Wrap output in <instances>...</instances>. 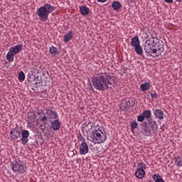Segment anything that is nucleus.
Here are the masks:
<instances>
[{"instance_id":"1","label":"nucleus","mask_w":182,"mask_h":182,"mask_svg":"<svg viewBox=\"0 0 182 182\" xmlns=\"http://www.w3.org/2000/svg\"><path fill=\"white\" fill-rule=\"evenodd\" d=\"M114 82L113 77L106 74H102L100 76L94 77L92 80L95 89L100 92H105V90L112 89L114 86Z\"/></svg>"},{"instance_id":"2","label":"nucleus","mask_w":182,"mask_h":182,"mask_svg":"<svg viewBox=\"0 0 182 182\" xmlns=\"http://www.w3.org/2000/svg\"><path fill=\"white\" fill-rule=\"evenodd\" d=\"M157 33H154V35H151V37L146 40L144 44V50L146 53L149 55V56H153L154 58H157L161 55V52L164 50V48L163 47H158L156 48V46H157V43L156 41H157Z\"/></svg>"},{"instance_id":"3","label":"nucleus","mask_w":182,"mask_h":182,"mask_svg":"<svg viewBox=\"0 0 182 182\" xmlns=\"http://www.w3.org/2000/svg\"><path fill=\"white\" fill-rule=\"evenodd\" d=\"M87 139L94 144H101L107 140V135L102 127H98L92 134H88Z\"/></svg>"},{"instance_id":"4","label":"nucleus","mask_w":182,"mask_h":182,"mask_svg":"<svg viewBox=\"0 0 182 182\" xmlns=\"http://www.w3.org/2000/svg\"><path fill=\"white\" fill-rule=\"evenodd\" d=\"M54 9L55 8L53 7V6L49 4H46L43 6H41L37 11V14L40 21H41V22H45V21H48L49 18V14H52Z\"/></svg>"},{"instance_id":"5","label":"nucleus","mask_w":182,"mask_h":182,"mask_svg":"<svg viewBox=\"0 0 182 182\" xmlns=\"http://www.w3.org/2000/svg\"><path fill=\"white\" fill-rule=\"evenodd\" d=\"M11 166L13 171L17 174H23L26 172V164L23 161H14L11 162Z\"/></svg>"},{"instance_id":"6","label":"nucleus","mask_w":182,"mask_h":182,"mask_svg":"<svg viewBox=\"0 0 182 182\" xmlns=\"http://www.w3.org/2000/svg\"><path fill=\"white\" fill-rule=\"evenodd\" d=\"M29 131L23 130L21 132V143L23 146L28 144L29 141V136H30Z\"/></svg>"},{"instance_id":"7","label":"nucleus","mask_w":182,"mask_h":182,"mask_svg":"<svg viewBox=\"0 0 182 182\" xmlns=\"http://www.w3.org/2000/svg\"><path fill=\"white\" fill-rule=\"evenodd\" d=\"M10 137L12 140H18L21 137V132L19 129H13L10 132Z\"/></svg>"},{"instance_id":"8","label":"nucleus","mask_w":182,"mask_h":182,"mask_svg":"<svg viewBox=\"0 0 182 182\" xmlns=\"http://www.w3.org/2000/svg\"><path fill=\"white\" fill-rule=\"evenodd\" d=\"M88 153L89 146H87L86 142H82L81 144H80V154L85 156V154H87Z\"/></svg>"},{"instance_id":"9","label":"nucleus","mask_w":182,"mask_h":182,"mask_svg":"<svg viewBox=\"0 0 182 182\" xmlns=\"http://www.w3.org/2000/svg\"><path fill=\"white\" fill-rule=\"evenodd\" d=\"M50 124H51V129H53L54 132H58V130L60 129V122H59V119L51 121Z\"/></svg>"},{"instance_id":"10","label":"nucleus","mask_w":182,"mask_h":182,"mask_svg":"<svg viewBox=\"0 0 182 182\" xmlns=\"http://www.w3.org/2000/svg\"><path fill=\"white\" fill-rule=\"evenodd\" d=\"M9 50L15 55H18L21 50H22V45H17L13 47H11Z\"/></svg>"},{"instance_id":"11","label":"nucleus","mask_w":182,"mask_h":182,"mask_svg":"<svg viewBox=\"0 0 182 182\" xmlns=\"http://www.w3.org/2000/svg\"><path fill=\"white\" fill-rule=\"evenodd\" d=\"M149 126L151 127L152 132L156 133L159 130V125H157V122L153 121L152 119L149 121Z\"/></svg>"},{"instance_id":"12","label":"nucleus","mask_w":182,"mask_h":182,"mask_svg":"<svg viewBox=\"0 0 182 182\" xmlns=\"http://www.w3.org/2000/svg\"><path fill=\"white\" fill-rule=\"evenodd\" d=\"M80 12L81 15L86 16V15H89V14H90V9L86 6H80Z\"/></svg>"},{"instance_id":"13","label":"nucleus","mask_w":182,"mask_h":182,"mask_svg":"<svg viewBox=\"0 0 182 182\" xmlns=\"http://www.w3.org/2000/svg\"><path fill=\"white\" fill-rule=\"evenodd\" d=\"M154 116L156 119L163 120V119H164V112L161 109H156L154 112Z\"/></svg>"},{"instance_id":"14","label":"nucleus","mask_w":182,"mask_h":182,"mask_svg":"<svg viewBox=\"0 0 182 182\" xmlns=\"http://www.w3.org/2000/svg\"><path fill=\"white\" fill-rule=\"evenodd\" d=\"M46 114H47L48 120L50 119H53L54 120L58 119V113H56L52 110H48L46 112Z\"/></svg>"},{"instance_id":"15","label":"nucleus","mask_w":182,"mask_h":182,"mask_svg":"<svg viewBox=\"0 0 182 182\" xmlns=\"http://www.w3.org/2000/svg\"><path fill=\"white\" fill-rule=\"evenodd\" d=\"M72 38H73V32L70 31L67 34L64 35L63 41L65 43H68L70 41H72Z\"/></svg>"},{"instance_id":"16","label":"nucleus","mask_w":182,"mask_h":182,"mask_svg":"<svg viewBox=\"0 0 182 182\" xmlns=\"http://www.w3.org/2000/svg\"><path fill=\"white\" fill-rule=\"evenodd\" d=\"M131 46L132 48H136V46H140V40L139 39V36H134L132 38Z\"/></svg>"},{"instance_id":"17","label":"nucleus","mask_w":182,"mask_h":182,"mask_svg":"<svg viewBox=\"0 0 182 182\" xmlns=\"http://www.w3.org/2000/svg\"><path fill=\"white\" fill-rule=\"evenodd\" d=\"M144 176H146V171H143V170H139L136 169V171H135V177H136V178H144Z\"/></svg>"},{"instance_id":"18","label":"nucleus","mask_w":182,"mask_h":182,"mask_svg":"<svg viewBox=\"0 0 182 182\" xmlns=\"http://www.w3.org/2000/svg\"><path fill=\"white\" fill-rule=\"evenodd\" d=\"M112 7L114 9V11H119L120 8H122V4L120 2L116 1L112 2Z\"/></svg>"},{"instance_id":"19","label":"nucleus","mask_w":182,"mask_h":182,"mask_svg":"<svg viewBox=\"0 0 182 182\" xmlns=\"http://www.w3.org/2000/svg\"><path fill=\"white\" fill-rule=\"evenodd\" d=\"M140 89L142 92H146V90H149V89H150V83L145 82L140 85Z\"/></svg>"},{"instance_id":"20","label":"nucleus","mask_w":182,"mask_h":182,"mask_svg":"<svg viewBox=\"0 0 182 182\" xmlns=\"http://www.w3.org/2000/svg\"><path fill=\"white\" fill-rule=\"evenodd\" d=\"M49 52L50 55H53V56H56L59 55V51L58 50V48L55 46H51L49 49Z\"/></svg>"},{"instance_id":"21","label":"nucleus","mask_w":182,"mask_h":182,"mask_svg":"<svg viewBox=\"0 0 182 182\" xmlns=\"http://www.w3.org/2000/svg\"><path fill=\"white\" fill-rule=\"evenodd\" d=\"M175 164L177 167H182V157L177 156L175 157Z\"/></svg>"},{"instance_id":"22","label":"nucleus","mask_w":182,"mask_h":182,"mask_svg":"<svg viewBox=\"0 0 182 182\" xmlns=\"http://www.w3.org/2000/svg\"><path fill=\"white\" fill-rule=\"evenodd\" d=\"M152 178L155 182H164V179L159 174H154Z\"/></svg>"},{"instance_id":"23","label":"nucleus","mask_w":182,"mask_h":182,"mask_svg":"<svg viewBox=\"0 0 182 182\" xmlns=\"http://www.w3.org/2000/svg\"><path fill=\"white\" fill-rule=\"evenodd\" d=\"M137 170H143V171H144L146 168H147V166L146 165V164H144V162H139L137 164Z\"/></svg>"},{"instance_id":"24","label":"nucleus","mask_w":182,"mask_h":182,"mask_svg":"<svg viewBox=\"0 0 182 182\" xmlns=\"http://www.w3.org/2000/svg\"><path fill=\"white\" fill-rule=\"evenodd\" d=\"M14 56H15V55L9 50L6 55V60H9V62H14Z\"/></svg>"},{"instance_id":"25","label":"nucleus","mask_w":182,"mask_h":182,"mask_svg":"<svg viewBox=\"0 0 182 182\" xmlns=\"http://www.w3.org/2000/svg\"><path fill=\"white\" fill-rule=\"evenodd\" d=\"M134 50L137 55H143V48H141V46H136V47H134Z\"/></svg>"},{"instance_id":"26","label":"nucleus","mask_w":182,"mask_h":182,"mask_svg":"<svg viewBox=\"0 0 182 182\" xmlns=\"http://www.w3.org/2000/svg\"><path fill=\"white\" fill-rule=\"evenodd\" d=\"M142 115L145 117V119H150L151 117V111L145 110L143 112Z\"/></svg>"},{"instance_id":"27","label":"nucleus","mask_w":182,"mask_h":182,"mask_svg":"<svg viewBox=\"0 0 182 182\" xmlns=\"http://www.w3.org/2000/svg\"><path fill=\"white\" fill-rule=\"evenodd\" d=\"M18 80H20V82H23V80H25V73H23V71H21L18 73Z\"/></svg>"},{"instance_id":"28","label":"nucleus","mask_w":182,"mask_h":182,"mask_svg":"<svg viewBox=\"0 0 182 182\" xmlns=\"http://www.w3.org/2000/svg\"><path fill=\"white\" fill-rule=\"evenodd\" d=\"M137 126H139V124H137V122L132 121L131 122V130H134L135 129H137Z\"/></svg>"},{"instance_id":"29","label":"nucleus","mask_w":182,"mask_h":182,"mask_svg":"<svg viewBox=\"0 0 182 182\" xmlns=\"http://www.w3.org/2000/svg\"><path fill=\"white\" fill-rule=\"evenodd\" d=\"M144 119H145L144 115L140 114L137 117V121L140 122L141 123H143V122H144Z\"/></svg>"},{"instance_id":"30","label":"nucleus","mask_w":182,"mask_h":182,"mask_svg":"<svg viewBox=\"0 0 182 182\" xmlns=\"http://www.w3.org/2000/svg\"><path fill=\"white\" fill-rule=\"evenodd\" d=\"M41 120H42V122H46V120H49V119H48V114H46V116L43 117Z\"/></svg>"},{"instance_id":"31","label":"nucleus","mask_w":182,"mask_h":182,"mask_svg":"<svg viewBox=\"0 0 182 182\" xmlns=\"http://www.w3.org/2000/svg\"><path fill=\"white\" fill-rule=\"evenodd\" d=\"M151 97H152V99H157V94L156 93H151Z\"/></svg>"},{"instance_id":"32","label":"nucleus","mask_w":182,"mask_h":182,"mask_svg":"<svg viewBox=\"0 0 182 182\" xmlns=\"http://www.w3.org/2000/svg\"><path fill=\"white\" fill-rule=\"evenodd\" d=\"M79 139H80V141H82V143H85V138H83L82 136H80Z\"/></svg>"},{"instance_id":"33","label":"nucleus","mask_w":182,"mask_h":182,"mask_svg":"<svg viewBox=\"0 0 182 182\" xmlns=\"http://www.w3.org/2000/svg\"><path fill=\"white\" fill-rule=\"evenodd\" d=\"M97 2H101L102 4H105V2H107V0H97Z\"/></svg>"},{"instance_id":"34","label":"nucleus","mask_w":182,"mask_h":182,"mask_svg":"<svg viewBox=\"0 0 182 182\" xmlns=\"http://www.w3.org/2000/svg\"><path fill=\"white\" fill-rule=\"evenodd\" d=\"M166 4H173V0H164Z\"/></svg>"},{"instance_id":"35","label":"nucleus","mask_w":182,"mask_h":182,"mask_svg":"<svg viewBox=\"0 0 182 182\" xmlns=\"http://www.w3.org/2000/svg\"><path fill=\"white\" fill-rule=\"evenodd\" d=\"M176 2H181L182 0H176Z\"/></svg>"},{"instance_id":"36","label":"nucleus","mask_w":182,"mask_h":182,"mask_svg":"<svg viewBox=\"0 0 182 182\" xmlns=\"http://www.w3.org/2000/svg\"><path fill=\"white\" fill-rule=\"evenodd\" d=\"M91 90H95V89L93 88V87H91Z\"/></svg>"},{"instance_id":"37","label":"nucleus","mask_w":182,"mask_h":182,"mask_svg":"<svg viewBox=\"0 0 182 182\" xmlns=\"http://www.w3.org/2000/svg\"><path fill=\"white\" fill-rule=\"evenodd\" d=\"M125 109H127V106H125Z\"/></svg>"},{"instance_id":"38","label":"nucleus","mask_w":182,"mask_h":182,"mask_svg":"<svg viewBox=\"0 0 182 182\" xmlns=\"http://www.w3.org/2000/svg\"><path fill=\"white\" fill-rule=\"evenodd\" d=\"M149 182H151V181H149Z\"/></svg>"}]
</instances>
